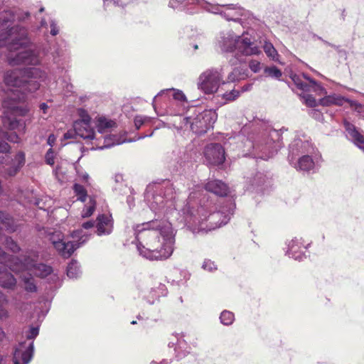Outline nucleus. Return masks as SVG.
<instances>
[{
    "label": "nucleus",
    "instance_id": "49",
    "mask_svg": "<svg viewBox=\"0 0 364 364\" xmlns=\"http://www.w3.org/2000/svg\"><path fill=\"white\" fill-rule=\"evenodd\" d=\"M9 316L8 311L5 309H0V319L7 318ZM6 334L3 329L0 327V341H3L5 338Z\"/></svg>",
    "mask_w": 364,
    "mask_h": 364
},
{
    "label": "nucleus",
    "instance_id": "61",
    "mask_svg": "<svg viewBox=\"0 0 364 364\" xmlns=\"http://www.w3.org/2000/svg\"><path fill=\"white\" fill-rule=\"evenodd\" d=\"M48 106L47 105V104H46V103H44V102H43V103H41V104L40 105V109H41V110H43V112L44 113H46V110H47V109H48Z\"/></svg>",
    "mask_w": 364,
    "mask_h": 364
},
{
    "label": "nucleus",
    "instance_id": "23",
    "mask_svg": "<svg viewBox=\"0 0 364 364\" xmlns=\"http://www.w3.org/2000/svg\"><path fill=\"white\" fill-rule=\"evenodd\" d=\"M205 190L218 196H225L229 192L228 186L220 180L209 181L205 184Z\"/></svg>",
    "mask_w": 364,
    "mask_h": 364
},
{
    "label": "nucleus",
    "instance_id": "18",
    "mask_svg": "<svg viewBox=\"0 0 364 364\" xmlns=\"http://www.w3.org/2000/svg\"><path fill=\"white\" fill-rule=\"evenodd\" d=\"M343 125L349 139L364 151V135L352 123L345 120Z\"/></svg>",
    "mask_w": 364,
    "mask_h": 364
},
{
    "label": "nucleus",
    "instance_id": "38",
    "mask_svg": "<svg viewBox=\"0 0 364 364\" xmlns=\"http://www.w3.org/2000/svg\"><path fill=\"white\" fill-rule=\"evenodd\" d=\"M291 78L299 89L306 92L311 91V88H309L308 84L303 82L301 76L293 74L291 75Z\"/></svg>",
    "mask_w": 364,
    "mask_h": 364
},
{
    "label": "nucleus",
    "instance_id": "24",
    "mask_svg": "<svg viewBox=\"0 0 364 364\" xmlns=\"http://www.w3.org/2000/svg\"><path fill=\"white\" fill-rule=\"evenodd\" d=\"M18 136L16 132L8 134L0 129V153H9L11 146L6 141L17 143L18 142Z\"/></svg>",
    "mask_w": 364,
    "mask_h": 364
},
{
    "label": "nucleus",
    "instance_id": "9",
    "mask_svg": "<svg viewBox=\"0 0 364 364\" xmlns=\"http://www.w3.org/2000/svg\"><path fill=\"white\" fill-rule=\"evenodd\" d=\"M72 237L73 238V241L58 237V240L53 242L55 249L65 258L70 257L74 251L87 240V236L85 234L82 235V230L73 231Z\"/></svg>",
    "mask_w": 364,
    "mask_h": 364
},
{
    "label": "nucleus",
    "instance_id": "58",
    "mask_svg": "<svg viewBox=\"0 0 364 364\" xmlns=\"http://www.w3.org/2000/svg\"><path fill=\"white\" fill-rule=\"evenodd\" d=\"M7 302L8 300L6 296L1 291H0V306L4 304H7Z\"/></svg>",
    "mask_w": 364,
    "mask_h": 364
},
{
    "label": "nucleus",
    "instance_id": "52",
    "mask_svg": "<svg viewBox=\"0 0 364 364\" xmlns=\"http://www.w3.org/2000/svg\"><path fill=\"white\" fill-rule=\"evenodd\" d=\"M249 68L254 73H258L261 69V64L259 61L252 60L249 63Z\"/></svg>",
    "mask_w": 364,
    "mask_h": 364
},
{
    "label": "nucleus",
    "instance_id": "57",
    "mask_svg": "<svg viewBox=\"0 0 364 364\" xmlns=\"http://www.w3.org/2000/svg\"><path fill=\"white\" fill-rule=\"evenodd\" d=\"M58 237L63 238V236L61 235L60 232H54L50 235L49 240L53 245V242H55V240H58Z\"/></svg>",
    "mask_w": 364,
    "mask_h": 364
},
{
    "label": "nucleus",
    "instance_id": "33",
    "mask_svg": "<svg viewBox=\"0 0 364 364\" xmlns=\"http://www.w3.org/2000/svg\"><path fill=\"white\" fill-rule=\"evenodd\" d=\"M247 70L242 69V68H234L233 70L229 73L228 76V82H233L235 81H239L241 80H244L247 77Z\"/></svg>",
    "mask_w": 364,
    "mask_h": 364
},
{
    "label": "nucleus",
    "instance_id": "8",
    "mask_svg": "<svg viewBox=\"0 0 364 364\" xmlns=\"http://www.w3.org/2000/svg\"><path fill=\"white\" fill-rule=\"evenodd\" d=\"M217 113L211 109L194 113L193 116L183 118L186 124H190L191 130L198 135H201L213 127L217 120Z\"/></svg>",
    "mask_w": 364,
    "mask_h": 364
},
{
    "label": "nucleus",
    "instance_id": "4",
    "mask_svg": "<svg viewBox=\"0 0 364 364\" xmlns=\"http://www.w3.org/2000/svg\"><path fill=\"white\" fill-rule=\"evenodd\" d=\"M28 43L27 31L24 27L13 26L0 34V47H6L9 51L7 60L11 65H36L41 63L38 50L25 49Z\"/></svg>",
    "mask_w": 364,
    "mask_h": 364
},
{
    "label": "nucleus",
    "instance_id": "55",
    "mask_svg": "<svg viewBox=\"0 0 364 364\" xmlns=\"http://www.w3.org/2000/svg\"><path fill=\"white\" fill-rule=\"evenodd\" d=\"M75 135H77V132H76L75 129L74 128L73 129L68 130L67 132H65L64 134L63 138L65 139H74Z\"/></svg>",
    "mask_w": 364,
    "mask_h": 364
},
{
    "label": "nucleus",
    "instance_id": "27",
    "mask_svg": "<svg viewBox=\"0 0 364 364\" xmlns=\"http://www.w3.org/2000/svg\"><path fill=\"white\" fill-rule=\"evenodd\" d=\"M223 11H228L230 16H233L232 19H226L227 21H239L241 17L245 16L247 11L242 7L236 4H225Z\"/></svg>",
    "mask_w": 364,
    "mask_h": 364
},
{
    "label": "nucleus",
    "instance_id": "28",
    "mask_svg": "<svg viewBox=\"0 0 364 364\" xmlns=\"http://www.w3.org/2000/svg\"><path fill=\"white\" fill-rule=\"evenodd\" d=\"M96 127L97 132L102 134H107L111 132L116 127V122L113 120L100 117L97 120Z\"/></svg>",
    "mask_w": 364,
    "mask_h": 364
},
{
    "label": "nucleus",
    "instance_id": "44",
    "mask_svg": "<svg viewBox=\"0 0 364 364\" xmlns=\"http://www.w3.org/2000/svg\"><path fill=\"white\" fill-rule=\"evenodd\" d=\"M264 73L269 76L277 79H279L282 75V71L275 66L265 68Z\"/></svg>",
    "mask_w": 364,
    "mask_h": 364
},
{
    "label": "nucleus",
    "instance_id": "12",
    "mask_svg": "<svg viewBox=\"0 0 364 364\" xmlns=\"http://www.w3.org/2000/svg\"><path fill=\"white\" fill-rule=\"evenodd\" d=\"M9 256L0 248V286L7 290H14L16 287V279L10 273L4 263L9 259Z\"/></svg>",
    "mask_w": 364,
    "mask_h": 364
},
{
    "label": "nucleus",
    "instance_id": "5",
    "mask_svg": "<svg viewBox=\"0 0 364 364\" xmlns=\"http://www.w3.org/2000/svg\"><path fill=\"white\" fill-rule=\"evenodd\" d=\"M279 132L269 125L260 122L243 142L245 155L267 160L272 157L280 146Z\"/></svg>",
    "mask_w": 364,
    "mask_h": 364
},
{
    "label": "nucleus",
    "instance_id": "39",
    "mask_svg": "<svg viewBox=\"0 0 364 364\" xmlns=\"http://www.w3.org/2000/svg\"><path fill=\"white\" fill-rule=\"evenodd\" d=\"M96 205V202L94 198H90L89 204L85 205L84 209L82 211V218H87L90 217L95 211Z\"/></svg>",
    "mask_w": 364,
    "mask_h": 364
},
{
    "label": "nucleus",
    "instance_id": "48",
    "mask_svg": "<svg viewBox=\"0 0 364 364\" xmlns=\"http://www.w3.org/2000/svg\"><path fill=\"white\" fill-rule=\"evenodd\" d=\"M46 162L49 165H53L55 163V154L52 149H49L46 154Z\"/></svg>",
    "mask_w": 364,
    "mask_h": 364
},
{
    "label": "nucleus",
    "instance_id": "51",
    "mask_svg": "<svg viewBox=\"0 0 364 364\" xmlns=\"http://www.w3.org/2000/svg\"><path fill=\"white\" fill-rule=\"evenodd\" d=\"M39 333V328L38 327H31L26 333V336L28 339L35 338Z\"/></svg>",
    "mask_w": 364,
    "mask_h": 364
},
{
    "label": "nucleus",
    "instance_id": "35",
    "mask_svg": "<svg viewBox=\"0 0 364 364\" xmlns=\"http://www.w3.org/2000/svg\"><path fill=\"white\" fill-rule=\"evenodd\" d=\"M193 0H169L168 6L173 9H179L181 11L188 10L189 5L195 4Z\"/></svg>",
    "mask_w": 364,
    "mask_h": 364
},
{
    "label": "nucleus",
    "instance_id": "21",
    "mask_svg": "<svg viewBox=\"0 0 364 364\" xmlns=\"http://www.w3.org/2000/svg\"><path fill=\"white\" fill-rule=\"evenodd\" d=\"M317 150L316 154H307L300 156L295 164L297 170L309 172L315 168V160L317 158Z\"/></svg>",
    "mask_w": 364,
    "mask_h": 364
},
{
    "label": "nucleus",
    "instance_id": "56",
    "mask_svg": "<svg viewBox=\"0 0 364 364\" xmlns=\"http://www.w3.org/2000/svg\"><path fill=\"white\" fill-rule=\"evenodd\" d=\"M50 34L52 36H56L58 33V28L57 26L56 23L52 20L50 23Z\"/></svg>",
    "mask_w": 364,
    "mask_h": 364
},
{
    "label": "nucleus",
    "instance_id": "53",
    "mask_svg": "<svg viewBox=\"0 0 364 364\" xmlns=\"http://www.w3.org/2000/svg\"><path fill=\"white\" fill-rule=\"evenodd\" d=\"M263 181H264L263 175L262 173H259L255 177L253 183L250 186H247V188L250 190L252 188V187H253L255 185L259 186L263 183Z\"/></svg>",
    "mask_w": 364,
    "mask_h": 364
},
{
    "label": "nucleus",
    "instance_id": "47",
    "mask_svg": "<svg viewBox=\"0 0 364 364\" xmlns=\"http://www.w3.org/2000/svg\"><path fill=\"white\" fill-rule=\"evenodd\" d=\"M240 95V92L232 90L229 92H225L223 95V97L228 101H232L235 100Z\"/></svg>",
    "mask_w": 364,
    "mask_h": 364
},
{
    "label": "nucleus",
    "instance_id": "46",
    "mask_svg": "<svg viewBox=\"0 0 364 364\" xmlns=\"http://www.w3.org/2000/svg\"><path fill=\"white\" fill-rule=\"evenodd\" d=\"M304 98L305 100L306 105L311 107H316L319 105V101L317 102L316 99L311 95H304Z\"/></svg>",
    "mask_w": 364,
    "mask_h": 364
},
{
    "label": "nucleus",
    "instance_id": "60",
    "mask_svg": "<svg viewBox=\"0 0 364 364\" xmlns=\"http://www.w3.org/2000/svg\"><path fill=\"white\" fill-rule=\"evenodd\" d=\"M114 180L117 183L122 182L123 181V176L122 174H116L114 176Z\"/></svg>",
    "mask_w": 364,
    "mask_h": 364
},
{
    "label": "nucleus",
    "instance_id": "2",
    "mask_svg": "<svg viewBox=\"0 0 364 364\" xmlns=\"http://www.w3.org/2000/svg\"><path fill=\"white\" fill-rule=\"evenodd\" d=\"M137 250L149 260L169 258L174 250L175 234L168 221L153 220L134 226Z\"/></svg>",
    "mask_w": 364,
    "mask_h": 364
},
{
    "label": "nucleus",
    "instance_id": "15",
    "mask_svg": "<svg viewBox=\"0 0 364 364\" xmlns=\"http://www.w3.org/2000/svg\"><path fill=\"white\" fill-rule=\"evenodd\" d=\"M310 244H304L302 238L294 237L287 244V250L286 254L295 260H302L306 257V250Z\"/></svg>",
    "mask_w": 364,
    "mask_h": 364
},
{
    "label": "nucleus",
    "instance_id": "7",
    "mask_svg": "<svg viewBox=\"0 0 364 364\" xmlns=\"http://www.w3.org/2000/svg\"><path fill=\"white\" fill-rule=\"evenodd\" d=\"M224 84L223 68L207 69L199 75L197 81L198 90L205 95L217 92L220 86Z\"/></svg>",
    "mask_w": 364,
    "mask_h": 364
},
{
    "label": "nucleus",
    "instance_id": "54",
    "mask_svg": "<svg viewBox=\"0 0 364 364\" xmlns=\"http://www.w3.org/2000/svg\"><path fill=\"white\" fill-rule=\"evenodd\" d=\"M11 16V14L8 13V12H5L4 14H2V17H1L0 18L3 19V22L1 23V25L0 26V28L1 29H4L5 28H8L9 26L7 25L9 19L7 18V16Z\"/></svg>",
    "mask_w": 364,
    "mask_h": 364
},
{
    "label": "nucleus",
    "instance_id": "1",
    "mask_svg": "<svg viewBox=\"0 0 364 364\" xmlns=\"http://www.w3.org/2000/svg\"><path fill=\"white\" fill-rule=\"evenodd\" d=\"M145 198L151 210L156 213L168 215L178 210L193 233L207 232L227 224L235 208V204L228 201L218 209L213 199L200 190L192 191L181 205L176 200L178 196L173 185L169 181L148 186Z\"/></svg>",
    "mask_w": 364,
    "mask_h": 364
},
{
    "label": "nucleus",
    "instance_id": "20",
    "mask_svg": "<svg viewBox=\"0 0 364 364\" xmlns=\"http://www.w3.org/2000/svg\"><path fill=\"white\" fill-rule=\"evenodd\" d=\"M195 4L200 6L202 9L208 12L220 14L225 19H232L233 16H230L228 11H223L225 4H212L205 0H193Z\"/></svg>",
    "mask_w": 364,
    "mask_h": 364
},
{
    "label": "nucleus",
    "instance_id": "13",
    "mask_svg": "<svg viewBox=\"0 0 364 364\" xmlns=\"http://www.w3.org/2000/svg\"><path fill=\"white\" fill-rule=\"evenodd\" d=\"M33 342H20L14 353V364H28L33 355Z\"/></svg>",
    "mask_w": 364,
    "mask_h": 364
},
{
    "label": "nucleus",
    "instance_id": "31",
    "mask_svg": "<svg viewBox=\"0 0 364 364\" xmlns=\"http://www.w3.org/2000/svg\"><path fill=\"white\" fill-rule=\"evenodd\" d=\"M346 98L338 95H332L326 96L319 100V105L322 106H331L333 105L342 106L345 102Z\"/></svg>",
    "mask_w": 364,
    "mask_h": 364
},
{
    "label": "nucleus",
    "instance_id": "19",
    "mask_svg": "<svg viewBox=\"0 0 364 364\" xmlns=\"http://www.w3.org/2000/svg\"><path fill=\"white\" fill-rule=\"evenodd\" d=\"M97 234L109 235L113 230V219L110 214L99 215L97 218Z\"/></svg>",
    "mask_w": 364,
    "mask_h": 364
},
{
    "label": "nucleus",
    "instance_id": "30",
    "mask_svg": "<svg viewBox=\"0 0 364 364\" xmlns=\"http://www.w3.org/2000/svg\"><path fill=\"white\" fill-rule=\"evenodd\" d=\"M173 91V97L178 101H185L186 100L185 95L183 93L182 91L175 89H166L160 91L153 99L152 101V106L154 109L156 110V100L159 97H162L164 95H167L168 92Z\"/></svg>",
    "mask_w": 364,
    "mask_h": 364
},
{
    "label": "nucleus",
    "instance_id": "25",
    "mask_svg": "<svg viewBox=\"0 0 364 364\" xmlns=\"http://www.w3.org/2000/svg\"><path fill=\"white\" fill-rule=\"evenodd\" d=\"M25 161V154L22 151H19L16 154L14 159L12 160L11 166L5 170L6 173L9 176H15L23 166Z\"/></svg>",
    "mask_w": 364,
    "mask_h": 364
},
{
    "label": "nucleus",
    "instance_id": "11",
    "mask_svg": "<svg viewBox=\"0 0 364 364\" xmlns=\"http://www.w3.org/2000/svg\"><path fill=\"white\" fill-rule=\"evenodd\" d=\"M80 119L75 121L73 128L75 129L77 134L84 139H94L95 130L91 124V117L84 109L79 111Z\"/></svg>",
    "mask_w": 364,
    "mask_h": 364
},
{
    "label": "nucleus",
    "instance_id": "10",
    "mask_svg": "<svg viewBox=\"0 0 364 364\" xmlns=\"http://www.w3.org/2000/svg\"><path fill=\"white\" fill-rule=\"evenodd\" d=\"M316 147L304 136L296 137L289 145V161H293L296 156L307 154H316Z\"/></svg>",
    "mask_w": 364,
    "mask_h": 364
},
{
    "label": "nucleus",
    "instance_id": "40",
    "mask_svg": "<svg viewBox=\"0 0 364 364\" xmlns=\"http://www.w3.org/2000/svg\"><path fill=\"white\" fill-rule=\"evenodd\" d=\"M73 190L77 196V200L85 202L87 198V191L85 188L82 185L75 183L73 186Z\"/></svg>",
    "mask_w": 364,
    "mask_h": 364
},
{
    "label": "nucleus",
    "instance_id": "63",
    "mask_svg": "<svg viewBox=\"0 0 364 364\" xmlns=\"http://www.w3.org/2000/svg\"><path fill=\"white\" fill-rule=\"evenodd\" d=\"M5 358L4 356L0 353V364H4Z\"/></svg>",
    "mask_w": 364,
    "mask_h": 364
},
{
    "label": "nucleus",
    "instance_id": "50",
    "mask_svg": "<svg viewBox=\"0 0 364 364\" xmlns=\"http://www.w3.org/2000/svg\"><path fill=\"white\" fill-rule=\"evenodd\" d=\"M202 267L205 270H208L209 272H213L217 269L216 265L210 259H205L203 264Z\"/></svg>",
    "mask_w": 364,
    "mask_h": 364
},
{
    "label": "nucleus",
    "instance_id": "17",
    "mask_svg": "<svg viewBox=\"0 0 364 364\" xmlns=\"http://www.w3.org/2000/svg\"><path fill=\"white\" fill-rule=\"evenodd\" d=\"M239 53L243 55H258L261 53L259 48L247 36H238L237 48Z\"/></svg>",
    "mask_w": 364,
    "mask_h": 364
},
{
    "label": "nucleus",
    "instance_id": "36",
    "mask_svg": "<svg viewBox=\"0 0 364 364\" xmlns=\"http://www.w3.org/2000/svg\"><path fill=\"white\" fill-rule=\"evenodd\" d=\"M263 49L266 55L274 61H279V54L273 45L269 42H265Z\"/></svg>",
    "mask_w": 364,
    "mask_h": 364
},
{
    "label": "nucleus",
    "instance_id": "14",
    "mask_svg": "<svg viewBox=\"0 0 364 364\" xmlns=\"http://www.w3.org/2000/svg\"><path fill=\"white\" fill-rule=\"evenodd\" d=\"M206 161L211 165L222 164L225 159V150L220 144H210L204 151Z\"/></svg>",
    "mask_w": 364,
    "mask_h": 364
},
{
    "label": "nucleus",
    "instance_id": "26",
    "mask_svg": "<svg viewBox=\"0 0 364 364\" xmlns=\"http://www.w3.org/2000/svg\"><path fill=\"white\" fill-rule=\"evenodd\" d=\"M3 124L5 128L10 130H17L23 132L26 128L25 123L21 120L16 119L12 116H5L3 119Z\"/></svg>",
    "mask_w": 364,
    "mask_h": 364
},
{
    "label": "nucleus",
    "instance_id": "37",
    "mask_svg": "<svg viewBox=\"0 0 364 364\" xmlns=\"http://www.w3.org/2000/svg\"><path fill=\"white\" fill-rule=\"evenodd\" d=\"M302 77L309 82L308 85L309 86V88H311V91L318 92V95H322L323 93H326L325 89L320 84H318L316 80L310 78L306 74H302Z\"/></svg>",
    "mask_w": 364,
    "mask_h": 364
},
{
    "label": "nucleus",
    "instance_id": "3",
    "mask_svg": "<svg viewBox=\"0 0 364 364\" xmlns=\"http://www.w3.org/2000/svg\"><path fill=\"white\" fill-rule=\"evenodd\" d=\"M45 73L39 68H28L24 70L16 69L9 70L4 75V82L8 87H14L11 90L8 98L13 102L9 105L7 101L4 102V106L8 107L11 115L24 116L28 111L25 105H19L17 102H23L26 100L24 91L33 92L40 87L39 80L44 79Z\"/></svg>",
    "mask_w": 364,
    "mask_h": 364
},
{
    "label": "nucleus",
    "instance_id": "62",
    "mask_svg": "<svg viewBox=\"0 0 364 364\" xmlns=\"http://www.w3.org/2000/svg\"><path fill=\"white\" fill-rule=\"evenodd\" d=\"M251 87H252L251 85H248L244 86L242 88V92L247 91V90H249L251 88Z\"/></svg>",
    "mask_w": 364,
    "mask_h": 364
},
{
    "label": "nucleus",
    "instance_id": "42",
    "mask_svg": "<svg viewBox=\"0 0 364 364\" xmlns=\"http://www.w3.org/2000/svg\"><path fill=\"white\" fill-rule=\"evenodd\" d=\"M151 121V117L144 115H137L134 118V126L136 129H139L142 125L149 124Z\"/></svg>",
    "mask_w": 364,
    "mask_h": 364
},
{
    "label": "nucleus",
    "instance_id": "32",
    "mask_svg": "<svg viewBox=\"0 0 364 364\" xmlns=\"http://www.w3.org/2000/svg\"><path fill=\"white\" fill-rule=\"evenodd\" d=\"M149 294L148 302L154 304L156 299L167 294V289L164 284L159 283L158 287L151 288Z\"/></svg>",
    "mask_w": 364,
    "mask_h": 364
},
{
    "label": "nucleus",
    "instance_id": "22",
    "mask_svg": "<svg viewBox=\"0 0 364 364\" xmlns=\"http://www.w3.org/2000/svg\"><path fill=\"white\" fill-rule=\"evenodd\" d=\"M102 139L103 144L100 145L101 139L100 138H96V141H97L96 145L98 146L97 149H99L110 148L112 146L119 145L127 141L125 139H122V136H119L117 134H107L105 136L102 137ZM127 141L131 142L133 141V140H128Z\"/></svg>",
    "mask_w": 364,
    "mask_h": 364
},
{
    "label": "nucleus",
    "instance_id": "34",
    "mask_svg": "<svg viewBox=\"0 0 364 364\" xmlns=\"http://www.w3.org/2000/svg\"><path fill=\"white\" fill-rule=\"evenodd\" d=\"M81 274V270L78 262L72 260L67 267V276L70 279H77Z\"/></svg>",
    "mask_w": 364,
    "mask_h": 364
},
{
    "label": "nucleus",
    "instance_id": "45",
    "mask_svg": "<svg viewBox=\"0 0 364 364\" xmlns=\"http://www.w3.org/2000/svg\"><path fill=\"white\" fill-rule=\"evenodd\" d=\"M5 245L9 250L14 253L20 251V247L11 237L6 238Z\"/></svg>",
    "mask_w": 364,
    "mask_h": 364
},
{
    "label": "nucleus",
    "instance_id": "16",
    "mask_svg": "<svg viewBox=\"0 0 364 364\" xmlns=\"http://www.w3.org/2000/svg\"><path fill=\"white\" fill-rule=\"evenodd\" d=\"M238 36L233 32L221 33L218 45L222 52L230 53L237 48Z\"/></svg>",
    "mask_w": 364,
    "mask_h": 364
},
{
    "label": "nucleus",
    "instance_id": "64",
    "mask_svg": "<svg viewBox=\"0 0 364 364\" xmlns=\"http://www.w3.org/2000/svg\"><path fill=\"white\" fill-rule=\"evenodd\" d=\"M312 112L314 113V114H315V117H319L321 116V113L317 110H313Z\"/></svg>",
    "mask_w": 364,
    "mask_h": 364
},
{
    "label": "nucleus",
    "instance_id": "59",
    "mask_svg": "<svg viewBox=\"0 0 364 364\" xmlns=\"http://www.w3.org/2000/svg\"><path fill=\"white\" fill-rule=\"evenodd\" d=\"M93 226H94V222H92V221H87L82 224V228L86 230L90 229V228H92Z\"/></svg>",
    "mask_w": 364,
    "mask_h": 364
},
{
    "label": "nucleus",
    "instance_id": "29",
    "mask_svg": "<svg viewBox=\"0 0 364 364\" xmlns=\"http://www.w3.org/2000/svg\"><path fill=\"white\" fill-rule=\"evenodd\" d=\"M21 279L23 284V288L28 293H34L37 291V285L35 279L30 273H23L21 275Z\"/></svg>",
    "mask_w": 364,
    "mask_h": 364
},
{
    "label": "nucleus",
    "instance_id": "6",
    "mask_svg": "<svg viewBox=\"0 0 364 364\" xmlns=\"http://www.w3.org/2000/svg\"><path fill=\"white\" fill-rule=\"evenodd\" d=\"M38 252L36 250H31L25 252L19 259V267H11L14 272L28 271L31 272L39 277H46L52 272V267L45 264H38Z\"/></svg>",
    "mask_w": 364,
    "mask_h": 364
},
{
    "label": "nucleus",
    "instance_id": "41",
    "mask_svg": "<svg viewBox=\"0 0 364 364\" xmlns=\"http://www.w3.org/2000/svg\"><path fill=\"white\" fill-rule=\"evenodd\" d=\"M220 319L223 325L229 326L234 321V314L229 311H223L220 314Z\"/></svg>",
    "mask_w": 364,
    "mask_h": 364
},
{
    "label": "nucleus",
    "instance_id": "43",
    "mask_svg": "<svg viewBox=\"0 0 364 364\" xmlns=\"http://www.w3.org/2000/svg\"><path fill=\"white\" fill-rule=\"evenodd\" d=\"M345 102H348L350 108H352L355 112H358V114L364 113V105L357 101L349 100L348 98H346Z\"/></svg>",
    "mask_w": 364,
    "mask_h": 364
}]
</instances>
